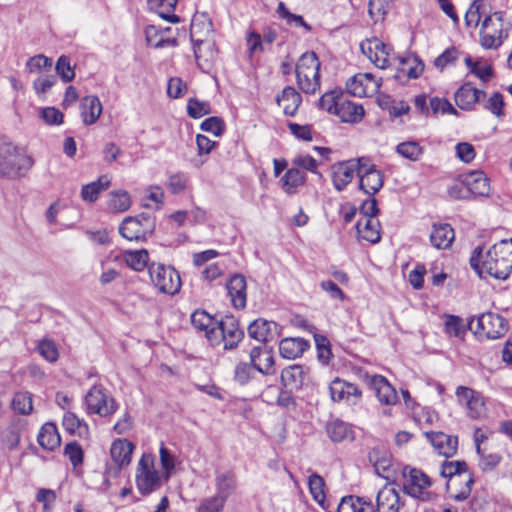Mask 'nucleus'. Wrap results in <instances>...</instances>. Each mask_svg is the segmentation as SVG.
<instances>
[{"instance_id": "1", "label": "nucleus", "mask_w": 512, "mask_h": 512, "mask_svg": "<svg viewBox=\"0 0 512 512\" xmlns=\"http://www.w3.org/2000/svg\"><path fill=\"white\" fill-rule=\"evenodd\" d=\"M471 267L483 277V273L505 280L512 271V238L503 239L494 244L485 255L481 246H477L470 257Z\"/></svg>"}, {"instance_id": "2", "label": "nucleus", "mask_w": 512, "mask_h": 512, "mask_svg": "<svg viewBox=\"0 0 512 512\" xmlns=\"http://www.w3.org/2000/svg\"><path fill=\"white\" fill-rule=\"evenodd\" d=\"M33 165V158L24 149L0 134V178L15 180L25 177Z\"/></svg>"}, {"instance_id": "3", "label": "nucleus", "mask_w": 512, "mask_h": 512, "mask_svg": "<svg viewBox=\"0 0 512 512\" xmlns=\"http://www.w3.org/2000/svg\"><path fill=\"white\" fill-rule=\"evenodd\" d=\"M321 62L314 51L301 55L296 64V81L299 89L306 94H314L320 88Z\"/></svg>"}, {"instance_id": "4", "label": "nucleus", "mask_w": 512, "mask_h": 512, "mask_svg": "<svg viewBox=\"0 0 512 512\" xmlns=\"http://www.w3.org/2000/svg\"><path fill=\"white\" fill-rule=\"evenodd\" d=\"M440 474L444 478H448L452 486H460L455 493H451V497L458 501L466 500L474 484L473 475L467 472V463L465 461H444L440 468Z\"/></svg>"}, {"instance_id": "5", "label": "nucleus", "mask_w": 512, "mask_h": 512, "mask_svg": "<svg viewBox=\"0 0 512 512\" xmlns=\"http://www.w3.org/2000/svg\"><path fill=\"white\" fill-rule=\"evenodd\" d=\"M244 338V331L239 327L238 320L227 315L216 322L214 329L208 333V341L211 345H219L223 342L225 350H233Z\"/></svg>"}, {"instance_id": "6", "label": "nucleus", "mask_w": 512, "mask_h": 512, "mask_svg": "<svg viewBox=\"0 0 512 512\" xmlns=\"http://www.w3.org/2000/svg\"><path fill=\"white\" fill-rule=\"evenodd\" d=\"M155 230V220L148 213L127 216L119 226V234L128 241L145 242Z\"/></svg>"}, {"instance_id": "7", "label": "nucleus", "mask_w": 512, "mask_h": 512, "mask_svg": "<svg viewBox=\"0 0 512 512\" xmlns=\"http://www.w3.org/2000/svg\"><path fill=\"white\" fill-rule=\"evenodd\" d=\"M161 477L154 469L151 455L144 454L138 462L136 486L142 496H147L161 487Z\"/></svg>"}, {"instance_id": "8", "label": "nucleus", "mask_w": 512, "mask_h": 512, "mask_svg": "<svg viewBox=\"0 0 512 512\" xmlns=\"http://www.w3.org/2000/svg\"><path fill=\"white\" fill-rule=\"evenodd\" d=\"M148 271L152 283L159 291L174 295L180 290V275L173 267L161 263H152L149 265Z\"/></svg>"}, {"instance_id": "9", "label": "nucleus", "mask_w": 512, "mask_h": 512, "mask_svg": "<svg viewBox=\"0 0 512 512\" xmlns=\"http://www.w3.org/2000/svg\"><path fill=\"white\" fill-rule=\"evenodd\" d=\"M403 491L416 499L427 501L430 499L428 488L431 486L429 477L416 468L405 467L403 469Z\"/></svg>"}, {"instance_id": "10", "label": "nucleus", "mask_w": 512, "mask_h": 512, "mask_svg": "<svg viewBox=\"0 0 512 512\" xmlns=\"http://www.w3.org/2000/svg\"><path fill=\"white\" fill-rule=\"evenodd\" d=\"M503 17L500 12L487 15L482 22L480 29V43L486 49L499 47L503 38L507 36L504 33Z\"/></svg>"}, {"instance_id": "11", "label": "nucleus", "mask_w": 512, "mask_h": 512, "mask_svg": "<svg viewBox=\"0 0 512 512\" xmlns=\"http://www.w3.org/2000/svg\"><path fill=\"white\" fill-rule=\"evenodd\" d=\"M198 28L199 24L193 21L190 28L193 51L199 68L204 72H209L217 60L218 51L215 43L196 38Z\"/></svg>"}, {"instance_id": "12", "label": "nucleus", "mask_w": 512, "mask_h": 512, "mask_svg": "<svg viewBox=\"0 0 512 512\" xmlns=\"http://www.w3.org/2000/svg\"><path fill=\"white\" fill-rule=\"evenodd\" d=\"M469 329L475 334L486 336L488 339H498L507 331L506 320L499 314L487 312L481 314L473 327V320L469 322Z\"/></svg>"}, {"instance_id": "13", "label": "nucleus", "mask_w": 512, "mask_h": 512, "mask_svg": "<svg viewBox=\"0 0 512 512\" xmlns=\"http://www.w3.org/2000/svg\"><path fill=\"white\" fill-rule=\"evenodd\" d=\"M88 413L98 414L102 417L110 416L117 410L114 398L107 396L99 386H93L85 396Z\"/></svg>"}, {"instance_id": "14", "label": "nucleus", "mask_w": 512, "mask_h": 512, "mask_svg": "<svg viewBox=\"0 0 512 512\" xmlns=\"http://www.w3.org/2000/svg\"><path fill=\"white\" fill-rule=\"evenodd\" d=\"M366 158L349 160L339 163L333 167V184L338 191H342L354 178L355 173L359 176L362 168L366 167Z\"/></svg>"}, {"instance_id": "15", "label": "nucleus", "mask_w": 512, "mask_h": 512, "mask_svg": "<svg viewBox=\"0 0 512 512\" xmlns=\"http://www.w3.org/2000/svg\"><path fill=\"white\" fill-rule=\"evenodd\" d=\"M361 51L378 68L384 69L389 65L391 48L378 38L367 39L360 44Z\"/></svg>"}, {"instance_id": "16", "label": "nucleus", "mask_w": 512, "mask_h": 512, "mask_svg": "<svg viewBox=\"0 0 512 512\" xmlns=\"http://www.w3.org/2000/svg\"><path fill=\"white\" fill-rule=\"evenodd\" d=\"M380 84L370 73H359L346 82L349 94L355 97H369L378 91Z\"/></svg>"}, {"instance_id": "17", "label": "nucleus", "mask_w": 512, "mask_h": 512, "mask_svg": "<svg viewBox=\"0 0 512 512\" xmlns=\"http://www.w3.org/2000/svg\"><path fill=\"white\" fill-rule=\"evenodd\" d=\"M247 332L250 338L266 343L278 336L280 329L276 322L258 318L248 325Z\"/></svg>"}, {"instance_id": "18", "label": "nucleus", "mask_w": 512, "mask_h": 512, "mask_svg": "<svg viewBox=\"0 0 512 512\" xmlns=\"http://www.w3.org/2000/svg\"><path fill=\"white\" fill-rule=\"evenodd\" d=\"M329 391L332 400L335 402L345 400L351 404H356L362 396V392L358 386L339 378L331 382Z\"/></svg>"}, {"instance_id": "19", "label": "nucleus", "mask_w": 512, "mask_h": 512, "mask_svg": "<svg viewBox=\"0 0 512 512\" xmlns=\"http://www.w3.org/2000/svg\"><path fill=\"white\" fill-rule=\"evenodd\" d=\"M404 505L400 495L392 485H385L376 496L375 512H399Z\"/></svg>"}, {"instance_id": "20", "label": "nucleus", "mask_w": 512, "mask_h": 512, "mask_svg": "<svg viewBox=\"0 0 512 512\" xmlns=\"http://www.w3.org/2000/svg\"><path fill=\"white\" fill-rule=\"evenodd\" d=\"M425 436L439 455L448 458L456 454L458 447L456 436L447 435L440 431L425 432Z\"/></svg>"}, {"instance_id": "21", "label": "nucleus", "mask_w": 512, "mask_h": 512, "mask_svg": "<svg viewBox=\"0 0 512 512\" xmlns=\"http://www.w3.org/2000/svg\"><path fill=\"white\" fill-rule=\"evenodd\" d=\"M368 162L367 160L366 167H363L359 174V187L369 196H373L383 186V175L374 165H369Z\"/></svg>"}, {"instance_id": "22", "label": "nucleus", "mask_w": 512, "mask_h": 512, "mask_svg": "<svg viewBox=\"0 0 512 512\" xmlns=\"http://www.w3.org/2000/svg\"><path fill=\"white\" fill-rule=\"evenodd\" d=\"M238 488L237 475L232 469L217 471L215 474L216 495L227 501Z\"/></svg>"}, {"instance_id": "23", "label": "nucleus", "mask_w": 512, "mask_h": 512, "mask_svg": "<svg viewBox=\"0 0 512 512\" xmlns=\"http://www.w3.org/2000/svg\"><path fill=\"white\" fill-rule=\"evenodd\" d=\"M250 361L256 368V371L271 375L274 373V356L271 348L266 345L256 346L250 351Z\"/></svg>"}, {"instance_id": "24", "label": "nucleus", "mask_w": 512, "mask_h": 512, "mask_svg": "<svg viewBox=\"0 0 512 512\" xmlns=\"http://www.w3.org/2000/svg\"><path fill=\"white\" fill-rule=\"evenodd\" d=\"M226 288L233 307L236 309L245 308L247 302L245 277L242 274H234L227 282Z\"/></svg>"}, {"instance_id": "25", "label": "nucleus", "mask_w": 512, "mask_h": 512, "mask_svg": "<svg viewBox=\"0 0 512 512\" xmlns=\"http://www.w3.org/2000/svg\"><path fill=\"white\" fill-rule=\"evenodd\" d=\"M369 384L382 404H396L398 400L397 392L384 376L373 375L370 377Z\"/></svg>"}, {"instance_id": "26", "label": "nucleus", "mask_w": 512, "mask_h": 512, "mask_svg": "<svg viewBox=\"0 0 512 512\" xmlns=\"http://www.w3.org/2000/svg\"><path fill=\"white\" fill-rule=\"evenodd\" d=\"M483 90L475 88L470 82L464 83L455 93V103L462 110H470L474 104L485 97Z\"/></svg>"}, {"instance_id": "27", "label": "nucleus", "mask_w": 512, "mask_h": 512, "mask_svg": "<svg viewBox=\"0 0 512 512\" xmlns=\"http://www.w3.org/2000/svg\"><path fill=\"white\" fill-rule=\"evenodd\" d=\"M455 239L452 226L448 223H434L430 233V242L436 249H448Z\"/></svg>"}, {"instance_id": "28", "label": "nucleus", "mask_w": 512, "mask_h": 512, "mask_svg": "<svg viewBox=\"0 0 512 512\" xmlns=\"http://www.w3.org/2000/svg\"><path fill=\"white\" fill-rule=\"evenodd\" d=\"M310 347L309 341L300 337H286L279 343V353L285 359H296Z\"/></svg>"}, {"instance_id": "29", "label": "nucleus", "mask_w": 512, "mask_h": 512, "mask_svg": "<svg viewBox=\"0 0 512 512\" xmlns=\"http://www.w3.org/2000/svg\"><path fill=\"white\" fill-rule=\"evenodd\" d=\"M102 113V104L97 96L89 95L80 102V114L85 125L94 124Z\"/></svg>"}, {"instance_id": "30", "label": "nucleus", "mask_w": 512, "mask_h": 512, "mask_svg": "<svg viewBox=\"0 0 512 512\" xmlns=\"http://www.w3.org/2000/svg\"><path fill=\"white\" fill-rule=\"evenodd\" d=\"M276 102L283 107L285 115L294 116L302 102V97L294 87L286 86L281 94L277 95Z\"/></svg>"}, {"instance_id": "31", "label": "nucleus", "mask_w": 512, "mask_h": 512, "mask_svg": "<svg viewBox=\"0 0 512 512\" xmlns=\"http://www.w3.org/2000/svg\"><path fill=\"white\" fill-rule=\"evenodd\" d=\"M306 377V373L301 365H291L281 372V383L290 392L299 390Z\"/></svg>"}, {"instance_id": "32", "label": "nucleus", "mask_w": 512, "mask_h": 512, "mask_svg": "<svg viewBox=\"0 0 512 512\" xmlns=\"http://www.w3.org/2000/svg\"><path fill=\"white\" fill-rule=\"evenodd\" d=\"M368 460L373 465L377 475L388 479L391 468L390 454L379 447L372 448L368 453Z\"/></svg>"}, {"instance_id": "33", "label": "nucleus", "mask_w": 512, "mask_h": 512, "mask_svg": "<svg viewBox=\"0 0 512 512\" xmlns=\"http://www.w3.org/2000/svg\"><path fill=\"white\" fill-rule=\"evenodd\" d=\"M338 512H375L370 498L345 496L338 505Z\"/></svg>"}, {"instance_id": "34", "label": "nucleus", "mask_w": 512, "mask_h": 512, "mask_svg": "<svg viewBox=\"0 0 512 512\" xmlns=\"http://www.w3.org/2000/svg\"><path fill=\"white\" fill-rule=\"evenodd\" d=\"M465 183L472 196H488L489 180L482 171H472L464 176Z\"/></svg>"}, {"instance_id": "35", "label": "nucleus", "mask_w": 512, "mask_h": 512, "mask_svg": "<svg viewBox=\"0 0 512 512\" xmlns=\"http://www.w3.org/2000/svg\"><path fill=\"white\" fill-rule=\"evenodd\" d=\"M358 236L372 244L380 241V222L377 219H359L356 224Z\"/></svg>"}, {"instance_id": "36", "label": "nucleus", "mask_w": 512, "mask_h": 512, "mask_svg": "<svg viewBox=\"0 0 512 512\" xmlns=\"http://www.w3.org/2000/svg\"><path fill=\"white\" fill-rule=\"evenodd\" d=\"M364 113L362 105L342 99L335 115L338 116L342 122L358 123L362 120Z\"/></svg>"}, {"instance_id": "37", "label": "nucleus", "mask_w": 512, "mask_h": 512, "mask_svg": "<svg viewBox=\"0 0 512 512\" xmlns=\"http://www.w3.org/2000/svg\"><path fill=\"white\" fill-rule=\"evenodd\" d=\"M133 449L134 446L130 441L118 439L112 443L110 454L116 465L123 467L131 462Z\"/></svg>"}, {"instance_id": "38", "label": "nucleus", "mask_w": 512, "mask_h": 512, "mask_svg": "<svg viewBox=\"0 0 512 512\" xmlns=\"http://www.w3.org/2000/svg\"><path fill=\"white\" fill-rule=\"evenodd\" d=\"M326 432L329 438L335 443L353 441L355 438L354 432L350 425L339 419L327 423Z\"/></svg>"}, {"instance_id": "39", "label": "nucleus", "mask_w": 512, "mask_h": 512, "mask_svg": "<svg viewBox=\"0 0 512 512\" xmlns=\"http://www.w3.org/2000/svg\"><path fill=\"white\" fill-rule=\"evenodd\" d=\"M37 441L42 448L49 451L59 447L61 438L56 425L53 423L44 424L38 434Z\"/></svg>"}, {"instance_id": "40", "label": "nucleus", "mask_w": 512, "mask_h": 512, "mask_svg": "<svg viewBox=\"0 0 512 512\" xmlns=\"http://www.w3.org/2000/svg\"><path fill=\"white\" fill-rule=\"evenodd\" d=\"M109 186L110 179L107 175H102L96 181L82 186L81 198L85 202L93 203L98 199L99 194Z\"/></svg>"}, {"instance_id": "41", "label": "nucleus", "mask_w": 512, "mask_h": 512, "mask_svg": "<svg viewBox=\"0 0 512 512\" xmlns=\"http://www.w3.org/2000/svg\"><path fill=\"white\" fill-rule=\"evenodd\" d=\"M306 176L298 168H290L281 178L282 189L287 194H294L297 188L304 184Z\"/></svg>"}, {"instance_id": "42", "label": "nucleus", "mask_w": 512, "mask_h": 512, "mask_svg": "<svg viewBox=\"0 0 512 512\" xmlns=\"http://www.w3.org/2000/svg\"><path fill=\"white\" fill-rule=\"evenodd\" d=\"M123 260L131 269L135 271H142L148 265L149 254L148 251L145 249L125 251L123 253Z\"/></svg>"}, {"instance_id": "43", "label": "nucleus", "mask_w": 512, "mask_h": 512, "mask_svg": "<svg viewBox=\"0 0 512 512\" xmlns=\"http://www.w3.org/2000/svg\"><path fill=\"white\" fill-rule=\"evenodd\" d=\"M62 425L70 434H77L80 437L88 434V425L72 412L68 411L64 414Z\"/></svg>"}, {"instance_id": "44", "label": "nucleus", "mask_w": 512, "mask_h": 512, "mask_svg": "<svg viewBox=\"0 0 512 512\" xmlns=\"http://www.w3.org/2000/svg\"><path fill=\"white\" fill-rule=\"evenodd\" d=\"M342 96L343 92L341 90L334 89L328 91L320 97L318 106L320 109L335 115L342 100Z\"/></svg>"}, {"instance_id": "45", "label": "nucleus", "mask_w": 512, "mask_h": 512, "mask_svg": "<svg viewBox=\"0 0 512 512\" xmlns=\"http://www.w3.org/2000/svg\"><path fill=\"white\" fill-rule=\"evenodd\" d=\"M216 322L205 310H196L191 315L192 325L200 331H205L207 339L209 331L215 328Z\"/></svg>"}, {"instance_id": "46", "label": "nucleus", "mask_w": 512, "mask_h": 512, "mask_svg": "<svg viewBox=\"0 0 512 512\" xmlns=\"http://www.w3.org/2000/svg\"><path fill=\"white\" fill-rule=\"evenodd\" d=\"M396 152L406 159L417 161L423 154V148L416 141H407L398 144Z\"/></svg>"}, {"instance_id": "47", "label": "nucleus", "mask_w": 512, "mask_h": 512, "mask_svg": "<svg viewBox=\"0 0 512 512\" xmlns=\"http://www.w3.org/2000/svg\"><path fill=\"white\" fill-rule=\"evenodd\" d=\"M456 396L458 402L465 405L471 411L475 410L480 403L479 398L476 396V392L465 386L457 387Z\"/></svg>"}, {"instance_id": "48", "label": "nucleus", "mask_w": 512, "mask_h": 512, "mask_svg": "<svg viewBox=\"0 0 512 512\" xmlns=\"http://www.w3.org/2000/svg\"><path fill=\"white\" fill-rule=\"evenodd\" d=\"M277 13L280 18L285 19L287 24L294 25L296 27H303L306 31H311V26L305 22L301 15L291 13L283 2H280L277 7Z\"/></svg>"}, {"instance_id": "49", "label": "nucleus", "mask_w": 512, "mask_h": 512, "mask_svg": "<svg viewBox=\"0 0 512 512\" xmlns=\"http://www.w3.org/2000/svg\"><path fill=\"white\" fill-rule=\"evenodd\" d=\"M55 70L57 75L65 83L71 82L75 77L74 68L71 65L70 58L66 55H62L58 58Z\"/></svg>"}, {"instance_id": "50", "label": "nucleus", "mask_w": 512, "mask_h": 512, "mask_svg": "<svg viewBox=\"0 0 512 512\" xmlns=\"http://www.w3.org/2000/svg\"><path fill=\"white\" fill-rule=\"evenodd\" d=\"M308 486L313 499L319 504H322L325 500L324 479L320 475L313 473L309 476Z\"/></svg>"}, {"instance_id": "51", "label": "nucleus", "mask_w": 512, "mask_h": 512, "mask_svg": "<svg viewBox=\"0 0 512 512\" xmlns=\"http://www.w3.org/2000/svg\"><path fill=\"white\" fill-rule=\"evenodd\" d=\"M108 205L114 211L124 212L130 208L131 199L126 191L112 192Z\"/></svg>"}, {"instance_id": "52", "label": "nucleus", "mask_w": 512, "mask_h": 512, "mask_svg": "<svg viewBox=\"0 0 512 512\" xmlns=\"http://www.w3.org/2000/svg\"><path fill=\"white\" fill-rule=\"evenodd\" d=\"M256 371L255 366L250 363L240 362L235 366L234 369V380L240 385H246L254 375Z\"/></svg>"}, {"instance_id": "53", "label": "nucleus", "mask_w": 512, "mask_h": 512, "mask_svg": "<svg viewBox=\"0 0 512 512\" xmlns=\"http://www.w3.org/2000/svg\"><path fill=\"white\" fill-rule=\"evenodd\" d=\"M211 112L210 104L206 101H199L190 98L187 104V113L191 118L198 119Z\"/></svg>"}, {"instance_id": "54", "label": "nucleus", "mask_w": 512, "mask_h": 512, "mask_svg": "<svg viewBox=\"0 0 512 512\" xmlns=\"http://www.w3.org/2000/svg\"><path fill=\"white\" fill-rule=\"evenodd\" d=\"M389 7V0H369L368 12L374 22L384 19Z\"/></svg>"}, {"instance_id": "55", "label": "nucleus", "mask_w": 512, "mask_h": 512, "mask_svg": "<svg viewBox=\"0 0 512 512\" xmlns=\"http://www.w3.org/2000/svg\"><path fill=\"white\" fill-rule=\"evenodd\" d=\"M226 504L222 498L216 494L201 500L197 512H222Z\"/></svg>"}, {"instance_id": "56", "label": "nucleus", "mask_w": 512, "mask_h": 512, "mask_svg": "<svg viewBox=\"0 0 512 512\" xmlns=\"http://www.w3.org/2000/svg\"><path fill=\"white\" fill-rule=\"evenodd\" d=\"M12 408L19 414H29L32 410V399L28 393H17L12 400Z\"/></svg>"}, {"instance_id": "57", "label": "nucleus", "mask_w": 512, "mask_h": 512, "mask_svg": "<svg viewBox=\"0 0 512 512\" xmlns=\"http://www.w3.org/2000/svg\"><path fill=\"white\" fill-rule=\"evenodd\" d=\"M38 351L40 355L48 362H56L59 356L56 344L49 339H43L38 344Z\"/></svg>"}, {"instance_id": "58", "label": "nucleus", "mask_w": 512, "mask_h": 512, "mask_svg": "<svg viewBox=\"0 0 512 512\" xmlns=\"http://www.w3.org/2000/svg\"><path fill=\"white\" fill-rule=\"evenodd\" d=\"M479 455V468L483 472H489L494 470L502 460V457L498 453H488L486 454L483 450Z\"/></svg>"}, {"instance_id": "59", "label": "nucleus", "mask_w": 512, "mask_h": 512, "mask_svg": "<svg viewBox=\"0 0 512 512\" xmlns=\"http://www.w3.org/2000/svg\"><path fill=\"white\" fill-rule=\"evenodd\" d=\"M64 454L69 458L73 467H77L83 463L84 452L76 441L70 442L65 446Z\"/></svg>"}, {"instance_id": "60", "label": "nucleus", "mask_w": 512, "mask_h": 512, "mask_svg": "<svg viewBox=\"0 0 512 512\" xmlns=\"http://www.w3.org/2000/svg\"><path fill=\"white\" fill-rule=\"evenodd\" d=\"M50 67H52V59L43 54L30 57L26 63V69L30 73L41 72L42 70Z\"/></svg>"}, {"instance_id": "61", "label": "nucleus", "mask_w": 512, "mask_h": 512, "mask_svg": "<svg viewBox=\"0 0 512 512\" xmlns=\"http://www.w3.org/2000/svg\"><path fill=\"white\" fill-rule=\"evenodd\" d=\"M430 108L434 115L438 113L442 114H454L457 115V110L452 104L445 98L433 97L430 99Z\"/></svg>"}, {"instance_id": "62", "label": "nucleus", "mask_w": 512, "mask_h": 512, "mask_svg": "<svg viewBox=\"0 0 512 512\" xmlns=\"http://www.w3.org/2000/svg\"><path fill=\"white\" fill-rule=\"evenodd\" d=\"M314 340L316 344V348L318 350V358L323 363H328L332 353L330 349V341L324 335L315 334Z\"/></svg>"}, {"instance_id": "63", "label": "nucleus", "mask_w": 512, "mask_h": 512, "mask_svg": "<svg viewBox=\"0 0 512 512\" xmlns=\"http://www.w3.org/2000/svg\"><path fill=\"white\" fill-rule=\"evenodd\" d=\"M483 0H475L465 14V23L468 27L476 28L479 25Z\"/></svg>"}, {"instance_id": "64", "label": "nucleus", "mask_w": 512, "mask_h": 512, "mask_svg": "<svg viewBox=\"0 0 512 512\" xmlns=\"http://www.w3.org/2000/svg\"><path fill=\"white\" fill-rule=\"evenodd\" d=\"M200 128L201 130L205 132H210L218 137L223 134L225 124L221 118L213 116L205 119L201 123Z\"/></svg>"}]
</instances>
